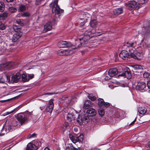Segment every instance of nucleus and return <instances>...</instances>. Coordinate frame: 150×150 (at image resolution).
Segmentation results:
<instances>
[{
	"label": "nucleus",
	"mask_w": 150,
	"mask_h": 150,
	"mask_svg": "<svg viewBox=\"0 0 150 150\" xmlns=\"http://www.w3.org/2000/svg\"><path fill=\"white\" fill-rule=\"evenodd\" d=\"M84 24L85 22H82L80 24V25L82 26Z\"/></svg>",
	"instance_id": "nucleus-61"
},
{
	"label": "nucleus",
	"mask_w": 150,
	"mask_h": 150,
	"mask_svg": "<svg viewBox=\"0 0 150 150\" xmlns=\"http://www.w3.org/2000/svg\"><path fill=\"white\" fill-rule=\"evenodd\" d=\"M133 50V52H132V54H134L135 57L134 58H133L134 59H137V57H140L142 55L141 54L137 52L136 51H135V48H134V47H132L131 48Z\"/></svg>",
	"instance_id": "nucleus-27"
},
{
	"label": "nucleus",
	"mask_w": 150,
	"mask_h": 150,
	"mask_svg": "<svg viewBox=\"0 0 150 150\" xmlns=\"http://www.w3.org/2000/svg\"><path fill=\"white\" fill-rule=\"evenodd\" d=\"M147 87L149 89H150V81H148L147 82Z\"/></svg>",
	"instance_id": "nucleus-53"
},
{
	"label": "nucleus",
	"mask_w": 150,
	"mask_h": 150,
	"mask_svg": "<svg viewBox=\"0 0 150 150\" xmlns=\"http://www.w3.org/2000/svg\"><path fill=\"white\" fill-rule=\"evenodd\" d=\"M13 28L14 30L16 33L20 31L21 28L18 25H13Z\"/></svg>",
	"instance_id": "nucleus-34"
},
{
	"label": "nucleus",
	"mask_w": 150,
	"mask_h": 150,
	"mask_svg": "<svg viewBox=\"0 0 150 150\" xmlns=\"http://www.w3.org/2000/svg\"><path fill=\"white\" fill-rule=\"evenodd\" d=\"M53 94H54V93H47V94H47V95H52Z\"/></svg>",
	"instance_id": "nucleus-59"
},
{
	"label": "nucleus",
	"mask_w": 150,
	"mask_h": 150,
	"mask_svg": "<svg viewBox=\"0 0 150 150\" xmlns=\"http://www.w3.org/2000/svg\"><path fill=\"white\" fill-rule=\"evenodd\" d=\"M94 150H100L99 149H94Z\"/></svg>",
	"instance_id": "nucleus-62"
},
{
	"label": "nucleus",
	"mask_w": 150,
	"mask_h": 150,
	"mask_svg": "<svg viewBox=\"0 0 150 150\" xmlns=\"http://www.w3.org/2000/svg\"><path fill=\"white\" fill-rule=\"evenodd\" d=\"M133 69L134 71L141 70L142 69V67L140 65H136L132 66Z\"/></svg>",
	"instance_id": "nucleus-31"
},
{
	"label": "nucleus",
	"mask_w": 150,
	"mask_h": 150,
	"mask_svg": "<svg viewBox=\"0 0 150 150\" xmlns=\"http://www.w3.org/2000/svg\"><path fill=\"white\" fill-rule=\"evenodd\" d=\"M89 118L86 116L82 115L81 117L79 116V118L77 119V121L80 125L82 124V123H87L89 120Z\"/></svg>",
	"instance_id": "nucleus-11"
},
{
	"label": "nucleus",
	"mask_w": 150,
	"mask_h": 150,
	"mask_svg": "<svg viewBox=\"0 0 150 150\" xmlns=\"http://www.w3.org/2000/svg\"><path fill=\"white\" fill-rule=\"evenodd\" d=\"M73 52L70 50H61L57 52L58 54L60 56L68 55L71 54Z\"/></svg>",
	"instance_id": "nucleus-13"
},
{
	"label": "nucleus",
	"mask_w": 150,
	"mask_h": 150,
	"mask_svg": "<svg viewBox=\"0 0 150 150\" xmlns=\"http://www.w3.org/2000/svg\"><path fill=\"white\" fill-rule=\"evenodd\" d=\"M28 115H31V112H29L28 111H27L26 112V113Z\"/></svg>",
	"instance_id": "nucleus-58"
},
{
	"label": "nucleus",
	"mask_w": 150,
	"mask_h": 150,
	"mask_svg": "<svg viewBox=\"0 0 150 150\" xmlns=\"http://www.w3.org/2000/svg\"><path fill=\"white\" fill-rule=\"evenodd\" d=\"M86 113L88 116H94L96 114L95 110L93 108H91L88 110Z\"/></svg>",
	"instance_id": "nucleus-22"
},
{
	"label": "nucleus",
	"mask_w": 150,
	"mask_h": 150,
	"mask_svg": "<svg viewBox=\"0 0 150 150\" xmlns=\"http://www.w3.org/2000/svg\"><path fill=\"white\" fill-rule=\"evenodd\" d=\"M5 81L1 76H0V83H4Z\"/></svg>",
	"instance_id": "nucleus-51"
},
{
	"label": "nucleus",
	"mask_w": 150,
	"mask_h": 150,
	"mask_svg": "<svg viewBox=\"0 0 150 150\" xmlns=\"http://www.w3.org/2000/svg\"><path fill=\"white\" fill-rule=\"evenodd\" d=\"M64 126L66 128H67L69 126V124L67 122H65V123Z\"/></svg>",
	"instance_id": "nucleus-55"
},
{
	"label": "nucleus",
	"mask_w": 150,
	"mask_h": 150,
	"mask_svg": "<svg viewBox=\"0 0 150 150\" xmlns=\"http://www.w3.org/2000/svg\"><path fill=\"white\" fill-rule=\"evenodd\" d=\"M117 73V70L116 68L110 69L109 70L108 72V75L110 77L115 76Z\"/></svg>",
	"instance_id": "nucleus-21"
},
{
	"label": "nucleus",
	"mask_w": 150,
	"mask_h": 150,
	"mask_svg": "<svg viewBox=\"0 0 150 150\" xmlns=\"http://www.w3.org/2000/svg\"><path fill=\"white\" fill-rule=\"evenodd\" d=\"M75 118L74 113H69L67 114V119L69 121H71L74 120Z\"/></svg>",
	"instance_id": "nucleus-28"
},
{
	"label": "nucleus",
	"mask_w": 150,
	"mask_h": 150,
	"mask_svg": "<svg viewBox=\"0 0 150 150\" xmlns=\"http://www.w3.org/2000/svg\"><path fill=\"white\" fill-rule=\"evenodd\" d=\"M149 76V74L147 72H145L143 74V76L144 78H147Z\"/></svg>",
	"instance_id": "nucleus-46"
},
{
	"label": "nucleus",
	"mask_w": 150,
	"mask_h": 150,
	"mask_svg": "<svg viewBox=\"0 0 150 150\" xmlns=\"http://www.w3.org/2000/svg\"><path fill=\"white\" fill-rule=\"evenodd\" d=\"M98 105L99 106H102L103 105L104 102L103 99L100 98H99L98 99Z\"/></svg>",
	"instance_id": "nucleus-35"
},
{
	"label": "nucleus",
	"mask_w": 150,
	"mask_h": 150,
	"mask_svg": "<svg viewBox=\"0 0 150 150\" xmlns=\"http://www.w3.org/2000/svg\"><path fill=\"white\" fill-rule=\"evenodd\" d=\"M22 33L21 32H16L13 36L12 40L13 42H16L22 36Z\"/></svg>",
	"instance_id": "nucleus-18"
},
{
	"label": "nucleus",
	"mask_w": 150,
	"mask_h": 150,
	"mask_svg": "<svg viewBox=\"0 0 150 150\" xmlns=\"http://www.w3.org/2000/svg\"><path fill=\"white\" fill-rule=\"evenodd\" d=\"M7 49V45L4 42L1 43L0 44V51L4 52Z\"/></svg>",
	"instance_id": "nucleus-26"
},
{
	"label": "nucleus",
	"mask_w": 150,
	"mask_h": 150,
	"mask_svg": "<svg viewBox=\"0 0 150 150\" xmlns=\"http://www.w3.org/2000/svg\"><path fill=\"white\" fill-rule=\"evenodd\" d=\"M148 0H138V4L139 5L140 4H143L147 2Z\"/></svg>",
	"instance_id": "nucleus-40"
},
{
	"label": "nucleus",
	"mask_w": 150,
	"mask_h": 150,
	"mask_svg": "<svg viewBox=\"0 0 150 150\" xmlns=\"http://www.w3.org/2000/svg\"><path fill=\"white\" fill-rule=\"evenodd\" d=\"M123 12L122 8H117L113 10V12L114 15H118L122 13Z\"/></svg>",
	"instance_id": "nucleus-25"
},
{
	"label": "nucleus",
	"mask_w": 150,
	"mask_h": 150,
	"mask_svg": "<svg viewBox=\"0 0 150 150\" xmlns=\"http://www.w3.org/2000/svg\"><path fill=\"white\" fill-rule=\"evenodd\" d=\"M14 110H13L11 111V112H6V115H8V114H9L12 113V112H13Z\"/></svg>",
	"instance_id": "nucleus-54"
},
{
	"label": "nucleus",
	"mask_w": 150,
	"mask_h": 150,
	"mask_svg": "<svg viewBox=\"0 0 150 150\" xmlns=\"http://www.w3.org/2000/svg\"><path fill=\"white\" fill-rule=\"evenodd\" d=\"M146 87V85L145 83L143 82H137L136 88L137 90L142 92L143 91H145Z\"/></svg>",
	"instance_id": "nucleus-12"
},
{
	"label": "nucleus",
	"mask_w": 150,
	"mask_h": 150,
	"mask_svg": "<svg viewBox=\"0 0 150 150\" xmlns=\"http://www.w3.org/2000/svg\"><path fill=\"white\" fill-rule=\"evenodd\" d=\"M10 100L9 99H7V100H0V102L3 103H4L8 101H9Z\"/></svg>",
	"instance_id": "nucleus-52"
},
{
	"label": "nucleus",
	"mask_w": 150,
	"mask_h": 150,
	"mask_svg": "<svg viewBox=\"0 0 150 150\" xmlns=\"http://www.w3.org/2000/svg\"><path fill=\"white\" fill-rule=\"evenodd\" d=\"M89 34V33H88L86 35H85L81 39V41L83 43L84 45L88 43V40L90 39Z\"/></svg>",
	"instance_id": "nucleus-23"
},
{
	"label": "nucleus",
	"mask_w": 150,
	"mask_h": 150,
	"mask_svg": "<svg viewBox=\"0 0 150 150\" xmlns=\"http://www.w3.org/2000/svg\"><path fill=\"white\" fill-rule=\"evenodd\" d=\"M8 13H4L0 14V20H3L7 17Z\"/></svg>",
	"instance_id": "nucleus-33"
},
{
	"label": "nucleus",
	"mask_w": 150,
	"mask_h": 150,
	"mask_svg": "<svg viewBox=\"0 0 150 150\" xmlns=\"http://www.w3.org/2000/svg\"><path fill=\"white\" fill-rule=\"evenodd\" d=\"M127 6L128 7L129 9L130 10L133 9H138L139 7L138 4L134 1L128 2Z\"/></svg>",
	"instance_id": "nucleus-9"
},
{
	"label": "nucleus",
	"mask_w": 150,
	"mask_h": 150,
	"mask_svg": "<svg viewBox=\"0 0 150 150\" xmlns=\"http://www.w3.org/2000/svg\"><path fill=\"white\" fill-rule=\"evenodd\" d=\"M28 79V81L30 79H32L34 77V74H27Z\"/></svg>",
	"instance_id": "nucleus-43"
},
{
	"label": "nucleus",
	"mask_w": 150,
	"mask_h": 150,
	"mask_svg": "<svg viewBox=\"0 0 150 150\" xmlns=\"http://www.w3.org/2000/svg\"><path fill=\"white\" fill-rule=\"evenodd\" d=\"M58 45L60 47H71V43L66 41H61L59 42Z\"/></svg>",
	"instance_id": "nucleus-15"
},
{
	"label": "nucleus",
	"mask_w": 150,
	"mask_h": 150,
	"mask_svg": "<svg viewBox=\"0 0 150 150\" xmlns=\"http://www.w3.org/2000/svg\"><path fill=\"white\" fill-rule=\"evenodd\" d=\"M88 98L92 101H94L96 99V98L92 94H88Z\"/></svg>",
	"instance_id": "nucleus-37"
},
{
	"label": "nucleus",
	"mask_w": 150,
	"mask_h": 150,
	"mask_svg": "<svg viewBox=\"0 0 150 150\" xmlns=\"http://www.w3.org/2000/svg\"><path fill=\"white\" fill-rule=\"evenodd\" d=\"M85 46L83 43L81 41V39H78L75 40L74 43L73 45H71V48L73 49L77 48H78L80 47H81Z\"/></svg>",
	"instance_id": "nucleus-7"
},
{
	"label": "nucleus",
	"mask_w": 150,
	"mask_h": 150,
	"mask_svg": "<svg viewBox=\"0 0 150 150\" xmlns=\"http://www.w3.org/2000/svg\"><path fill=\"white\" fill-rule=\"evenodd\" d=\"M43 0H36V4L37 5H39L41 3V2Z\"/></svg>",
	"instance_id": "nucleus-50"
},
{
	"label": "nucleus",
	"mask_w": 150,
	"mask_h": 150,
	"mask_svg": "<svg viewBox=\"0 0 150 150\" xmlns=\"http://www.w3.org/2000/svg\"><path fill=\"white\" fill-rule=\"evenodd\" d=\"M105 80H108V79L107 78V77H106V78H105Z\"/></svg>",
	"instance_id": "nucleus-63"
},
{
	"label": "nucleus",
	"mask_w": 150,
	"mask_h": 150,
	"mask_svg": "<svg viewBox=\"0 0 150 150\" xmlns=\"http://www.w3.org/2000/svg\"><path fill=\"white\" fill-rule=\"evenodd\" d=\"M44 150H50L47 147H46L45 148Z\"/></svg>",
	"instance_id": "nucleus-60"
},
{
	"label": "nucleus",
	"mask_w": 150,
	"mask_h": 150,
	"mask_svg": "<svg viewBox=\"0 0 150 150\" xmlns=\"http://www.w3.org/2000/svg\"><path fill=\"white\" fill-rule=\"evenodd\" d=\"M70 149L71 150H80L79 148H76L73 147V146H72L70 148Z\"/></svg>",
	"instance_id": "nucleus-49"
},
{
	"label": "nucleus",
	"mask_w": 150,
	"mask_h": 150,
	"mask_svg": "<svg viewBox=\"0 0 150 150\" xmlns=\"http://www.w3.org/2000/svg\"><path fill=\"white\" fill-rule=\"evenodd\" d=\"M8 3L12 2L14 0H6Z\"/></svg>",
	"instance_id": "nucleus-56"
},
{
	"label": "nucleus",
	"mask_w": 150,
	"mask_h": 150,
	"mask_svg": "<svg viewBox=\"0 0 150 150\" xmlns=\"http://www.w3.org/2000/svg\"><path fill=\"white\" fill-rule=\"evenodd\" d=\"M52 28V25L50 22L47 23L44 26L43 32L45 33L48 31L50 30Z\"/></svg>",
	"instance_id": "nucleus-20"
},
{
	"label": "nucleus",
	"mask_w": 150,
	"mask_h": 150,
	"mask_svg": "<svg viewBox=\"0 0 150 150\" xmlns=\"http://www.w3.org/2000/svg\"><path fill=\"white\" fill-rule=\"evenodd\" d=\"M136 43L132 42H128L122 46V48L126 50H123L120 52L119 57L124 60L126 58H134V56L132 54L133 50L131 48L136 45Z\"/></svg>",
	"instance_id": "nucleus-1"
},
{
	"label": "nucleus",
	"mask_w": 150,
	"mask_h": 150,
	"mask_svg": "<svg viewBox=\"0 0 150 150\" xmlns=\"http://www.w3.org/2000/svg\"><path fill=\"white\" fill-rule=\"evenodd\" d=\"M136 120V118L129 125H132L133 124L134 122H135Z\"/></svg>",
	"instance_id": "nucleus-57"
},
{
	"label": "nucleus",
	"mask_w": 150,
	"mask_h": 150,
	"mask_svg": "<svg viewBox=\"0 0 150 150\" xmlns=\"http://www.w3.org/2000/svg\"><path fill=\"white\" fill-rule=\"evenodd\" d=\"M38 149L37 145L31 143H28L26 150H37Z\"/></svg>",
	"instance_id": "nucleus-17"
},
{
	"label": "nucleus",
	"mask_w": 150,
	"mask_h": 150,
	"mask_svg": "<svg viewBox=\"0 0 150 150\" xmlns=\"http://www.w3.org/2000/svg\"><path fill=\"white\" fill-rule=\"evenodd\" d=\"M90 24L92 27H95L97 24V22L96 20H92L90 22Z\"/></svg>",
	"instance_id": "nucleus-32"
},
{
	"label": "nucleus",
	"mask_w": 150,
	"mask_h": 150,
	"mask_svg": "<svg viewBox=\"0 0 150 150\" xmlns=\"http://www.w3.org/2000/svg\"><path fill=\"white\" fill-rule=\"evenodd\" d=\"M16 22L18 24L20 25L21 26H23V23L21 22L20 19H17L16 21Z\"/></svg>",
	"instance_id": "nucleus-42"
},
{
	"label": "nucleus",
	"mask_w": 150,
	"mask_h": 150,
	"mask_svg": "<svg viewBox=\"0 0 150 150\" xmlns=\"http://www.w3.org/2000/svg\"><path fill=\"white\" fill-rule=\"evenodd\" d=\"M17 120L21 125L25 123L28 121L27 116L23 113L19 114L17 115Z\"/></svg>",
	"instance_id": "nucleus-5"
},
{
	"label": "nucleus",
	"mask_w": 150,
	"mask_h": 150,
	"mask_svg": "<svg viewBox=\"0 0 150 150\" xmlns=\"http://www.w3.org/2000/svg\"><path fill=\"white\" fill-rule=\"evenodd\" d=\"M26 7L24 5H20L19 6L18 11L20 12H22L26 10Z\"/></svg>",
	"instance_id": "nucleus-36"
},
{
	"label": "nucleus",
	"mask_w": 150,
	"mask_h": 150,
	"mask_svg": "<svg viewBox=\"0 0 150 150\" xmlns=\"http://www.w3.org/2000/svg\"><path fill=\"white\" fill-rule=\"evenodd\" d=\"M93 105V103L90 101L87 100H86L84 103L83 108L84 109H87L90 107H92Z\"/></svg>",
	"instance_id": "nucleus-19"
},
{
	"label": "nucleus",
	"mask_w": 150,
	"mask_h": 150,
	"mask_svg": "<svg viewBox=\"0 0 150 150\" xmlns=\"http://www.w3.org/2000/svg\"><path fill=\"white\" fill-rule=\"evenodd\" d=\"M99 114L101 116H102L104 114V110L102 108H100L99 110Z\"/></svg>",
	"instance_id": "nucleus-41"
},
{
	"label": "nucleus",
	"mask_w": 150,
	"mask_h": 150,
	"mask_svg": "<svg viewBox=\"0 0 150 150\" xmlns=\"http://www.w3.org/2000/svg\"><path fill=\"white\" fill-rule=\"evenodd\" d=\"M53 100L51 99L50 100L49 103L47 105L46 108V110L48 112L51 113L54 106V105L53 102Z\"/></svg>",
	"instance_id": "nucleus-14"
},
{
	"label": "nucleus",
	"mask_w": 150,
	"mask_h": 150,
	"mask_svg": "<svg viewBox=\"0 0 150 150\" xmlns=\"http://www.w3.org/2000/svg\"><path fill=\"white\" fill-rule=\"evenodd\" d=\"M21 125L17 120H14L9 122L8 123H6L3 127L1 133L4 134L5 133H7L9 131H11L18 127H19Z\"/></svg>",
	"instance_id": "nucleus-2"
},
{
	"label": "nucleus",
	"mask_w": 150,
	"mask_h": 150,
	"mask_svg": "<svg viewBox=\"0 0 150 150\" xmlns=\"http://www.w3.org/2000/svg\"><path fill=\"white\" fill-rule=\"evenodd\" d=\"M13 63L9 62L2 63L0 64V70L3 71L4 70L10 69L13 67Z\"/></svg>",
	"instance_id": "nucleus-6"
},
{
	"label": "nucleus",
	"mask_w": 150,
	"mask_h": 150,
	"mask_svg": "<svg viewBox=\"0 0 150 150\" xmlns=\"http://www.w3.org/2000/svg\"><path fill=\"white\" fill-rule=\"evenodd\" d=\"M36 136V134L35 133H34L33 134H30L28 136V138H32L34 137H35Z\"/></svg>",
	"instance_id": "nucleus-48"
},
{
	"label": "nucleus",
	"mask_w": 150,
	"mask_h": 150,
	"mask_svg": "<svg viewBox=\"0 0 150 150\" xmlns=\"http://www.w3.org/2000/svg\"><path fill=\"white\" fill-rule=\"evenodd\" d=\"M58 0H54L50 4V6L52 8V12H54L55 14H59L63 13L64 10L60 8L58 5Z\"/></svg>",
	"instance_id": "nucleus-4"
},
{
	"label": "nucleus",
	"mask_w": 150,
	"mask_h": 150,
	"mask_svg": "<svg viewBox=\"0 0 150 150\" xmlns=\"http://www.w3.org/2000/svg\"><path fill=\"white\" fill-rule=\"evenodd\" d=\"M6 77L7 80L10 83H17L18 81L21 77V74L18 72L11 73V75H6Z\"/></svg>",
	"instance_id": "nucleus-3"
},
{
	"label": "nucleus",
	"mask_w": 150,
	"mask_h": 150,
	"mask_svg": "<svg viewBox=\"0 0 150 150\" xmlns=\"http://www.w3.org/2000/svg\"><path fill=\"white\" fill-rule=\"evenodd\" d=\"M22 79L23 81L25 82L28 81L27 74L23 73L22 75Z\"/></svg>",
	"instance_id": "nucleus-30"
},
{
	"label": "nucleus",
	"mask_w": 150,
	"mask_h": 150,
	"mask_svg": "<svg viewBox=\"0 0 150 150\" xmlns=\"http://www.w3.org/2000/svg\"><path fill=\"white\" fill-rule=\"evenodd\" d=\"M6 28V27L2 23L0 22V29L1 30H5Z\"/></svg>",
	"instance_id": "nucleus-44"
},
{
	"label": "nucleus",
	"mask_w": 150,
	"mask_h": 150,
	"mask_svg": "<svg viewBox=\"0 0 150 150\" xmlns=\"http://www.w3.org/2000/svg\"><path fill=\"white\" fill-rule=\"evenodd\" d=\"M144 31L142 34L144 36V40L146 39L150 36V25L146 27H144L142 29Z\"/></svg>",
	"instance_id": "nucleus-10"
},
{
	"label": "nucleus",
	"mask_w": 150,
	"mask_h": 150,
	"mask_svg": "<svg viewBox=\"0 0 150 150\" xmlns=\"http://www.w3.org/2000/svg\"><path fill=\"white\" fill-rule=\"evenodd\" d=\"M110 106V104L108 103H105L104 102L103 105L102 107H108Z\"/></svg>",
	"instance_id": "nucleus-47"
},
{
	"label": "nucleus",
	"mask_w": 150,
	"mask_h": 150,
	"mask_svg": "<svg viewBox=\"0 0 150 150\" xmlns=\"http://www.w3.org/2000/svg\"><path fill=\"white\" fill-rule=\"evenodd\" d=\"M69 137L71 140L74 143H75L77 142H81L83 140V136L81 134H80L79 137H76L70 134Z\"/></svg>",
	"instance_id": "nucleus-8"
},
{
	"label": "nucleus",
	"mask_w": 150,
	"mask_h": 150,
	"mask_svg": "<svg viewBox=\"0 0 150 150\" xmlns=\"http://www.w3.org/2000/svg\"><path fill=\"white\" fill-rule=\"evenodd\" d=\"M74 130L76 131L77 130V129H74Z\"/></svg>",
	"instance_id": "nucleus-64"
},
{
	"label": "nucleus",
	"mask_w": 150,
	"mask_h": 150,
	"mask_svg": "<svg viewBox=\"0 0 150 150\" xmlns=\"http://www.w3.org/2000/svg\"><path fill=\"white\" fill-rule=\"evenodd\" d=\"M8 10L11 13L16 12L17 11L16 8L12 7H9Z\"/></svg>",
	"instance_id": "nucleus-38"
},
{
	"label": "nucleus",
	"mask_w": 150,
	"mask_h": 150,
	"mask_svg": "<svg viewBox=\"0 0 150 150\" xmlns=\"http://www.w3.org/2000/svg\"><path fill=\"white\" fill-rule=\"evenodd\" d=\"M121 76H124L128 79H130L131 75L129 69L128 67H126L124 70V73L122 74Z\"/></svg>",
	"instance_id": "nucleus-16"
},
{
	"label": "nucleus",
	"mask_w": 150,
	"mask_h": 150,
	"mask_svg": "<svg viewBox=\"0 0 150 150\" xmlns=\"http://www.w3.org/2000/svg\"><path fill=\"white\" fill-rule=\"evenodd\" d=\"M30 15V13L27 12L24 13L22 15V16L23 17H26L29 16Z\"/></svg>",
	"instance_id": "nucleus-45"
},
{
	"label": "nucleus",
	"mask_w": 150,
	"mask_h": 150,
	"mask_svg": "<svg viewBox=\"0 0 150 150\" xmlns=\"http://www.w3.org/2000/svg\"><path fill=\"white\" fill-rule=\"evenodd\" d=\"M4 6L2 2H0V11H3L4 10Z\"/></svg>",
	"instance_id": "nucleus-39"
},
{
	"label": "nucleus",
	"mask_w": 150,
	"mask_h": 150,
	"mask_svg": "<svg viewBox=\"0 0 150 150\" xmlns=\"http://www.w3.org/2000/svg\"><path fill=\"white\" fill-rule=\"evenodd\" d=\"M67 100H68V103L70 105H73L77 101L75 98H67Z\"/></svg>",
	"instance_id": "nucleus-24"
},
{
	"label": "nucleus",
	"mask_w": 150,
	"mask_h": 150,
	"mask_svg": "<svg viewBox=\"0 0 150 150\" xmlns=\"http://www.w3.org/2000/svg\"><path fill=\"white\" fill-rule=\"evenodd\" d=\"M138 112L139 114L143 115L146 113V109L144 107H139L138 109Z\"/></svg>",
	"instance_id": "nucleus-29"
}]
</instances>
